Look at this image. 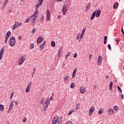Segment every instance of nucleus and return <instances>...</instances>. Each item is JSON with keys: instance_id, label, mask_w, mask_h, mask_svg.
Wrapping results in <instances>:
<instances>
[{"instance_id": "nucleus-1", "label": "nucleus", "mask_w": 124, "mask_h": 124, "mask_svg": "<svg viewBox=\"0 0 124 124\" xmlns=\"http://www.w3.org/2000/svg\"><path fill=\"white\" fill-rule=\"evenodd\" d=\"M16 43V38L14 36H12L11 37L10 40V45L11 46H14Z\"/></svg>"}, {"instance_id": "nucleus-2", "label": "nucleus", "mask_w": 124, "mask_h": 124, "mask_svg": "<svg viewBox=\"0 0 124 124\" xmlns=\"http://www.w3.org/2000/svg\"><path fill=\"white\" fill-rule=\"evenodd\" d=\"M38 14H39V11L36 10L34 13L31 17V18L32 20H36V19L38 16Z\"/></svg>"}, {"instance_id": "nucleus-3", "label": "nucleus", "mask_w": 124, "mask_h": 124, "mask_svg": "<svg viewBox=\"0 0 124 124\" xmlns=\"http://www.w3.org/2000/svg\"><path fill=\"white\" fill-rule=\"evenodd\" d=\"M67 11V5L64 4L63 7L62 8V12L63 13V15H65Z\"/></svg>"}, {"instance_id": "nucleus-4", "label": "nucleus", "mask_w": 124, "mask_h": 124, "mask_svg": "<svg viewBox=\"0 0 124 124\" xmlns=\"http://www.w3.org/2000/svg\"><path fill=\"white\" fill-rule=\"evenodd\" d=\"M59 122V117L57 116H54L52 119V124H56Z\"/></svg>"}, {"instance_id": "nucleus-5", "label": "nucleus", "mask_w": 124, "mask_h": 124, "mask_svg": "<svg viewBox=\"0 0 124 124\" xmlns=\"http://www.w3.org/2000/svg\"><path fill=\"white\" fill-rule=\"evenodd\" d=\"M26 57L24 56H22L19 60V64L21 65L22 64L24 61L26 60Z\"/></svg>"}, {"instance_id": "nucleus-6", "label": "nucleus", "mask_w": 124, "mask_h": 124, "mask_svg": "<svg viewBox=\"0 0 124 124\" xmlns=\"http://www.w3.org/2000/svg\"><path fill=\"white\" fill-rule=\"evenodd\" d=\"M32 85L31 82H30L29 84H28V85L27 86V88L26 89L25 92L26 93H29L31 89V86Z\"/></svg>"}, {"instance_id": "nucleus-7", "label": "nucleus", "mask_w": 124, "mask_h": 124, "mask_svg": "<svg viewBox=\"0 0 124 124\" xmlns=\"http://www.w3.org/2000/svg\"><path fill=\"white\" fill-rule=\"evenodd\" d=\"M102 62V57L101 56H99L97 60V65L100 66L101 65Z\"/></svg>"}, {"instance_id": "nucleus-8", "label": "nucleus", "mask_w": 124, "mask_h": 124, "mask_svg": "<svg viewBox=\"0 0 124 124\" xmlns=\"http://www.w3.org/2000/svg\"><path fill=\"white\" fill-rule=\"evenodd\" d=\"M107 112H108V115L109 116L113 115L114 114V109L112 108H110L108 109Z\"/></svg>"}, {"instance_id": "nucleus-9", "label": "nucleus", "mask_w": 124, "mask_h": 124, "mask_svg": "<svg viewBox=\"0 0 124 124\" xmlns=\"http://www.w3.org/2000/svg\"><path fill=\"white\" fill-rule=\"evenodd\" d=\"M13 28H12L13 30H15L17 28L20 27L19 22L17 21L15 22V24L13 25Z\"/></svg>"}, {"instance_id": "nucleus-10", "label": "nucleus", "mask_w": 124, "mask_h": 124, "mask_svg": "<svg viewBox=\"0 0 124 124\" xmlns=\"http://www.w3.org/2000/svg\"><path fill=\"white\" fill-rule=\"evenodd\" d=\"M95 110V107L94 106L92 107L89 109V116H92L93 113Z\"/></svg>"}, {"instance_id": "nucleus-11", "label": "nucleus", "mask_w": 124, "mask_h": 124, "mask_svg": "<svg viewBox=\"0 0 124 124\" xmlns=\"http://www.w3.org/2000/svg\"><path fill=\"white\" fill-rule=\"evenodd\" d=\"M14 101H11L10 105L9 107V108L8 109L9 112H10L11 110H12L13 108L14 107Z\"/></svg>"}, {"instance_id": "nucleus-12", "label": "nucleus", "mask_w": 124, "mask_h": 124, "mask_svg": "<svg viewBox=\"0 0 124 124\" xmlns=\"http://www.w3.org/2000/svg\"><path fill=\"white\" fill-rule=\"evenodd\" d=\"M46 17H47L46 20L47 21L49 20V19L50 17V13L49 10H47L46 11Z\"/></svg>"}, {"instance_id": "nucleus-13", "label": "nucleus", "mask_w": 124, "mask_h": 124, "mask_svg": "<svg viewBox=\"0 0 124 124\" xmlns=\"http://www.w3.org/2000/svg\"><path fill=\"white\" fill-rule=\"evenodd\" d=\"M44 40V37L42 36H40L38 37L37 42L38 44H40Z\"/></svg>"}, {"instance_id": "nucleus-14", "label": "nucleus", "mask_w": 124, "mask_h": 124, "mask_svg": "<svg viewBox=\"0 0 124 124\" xmlns=\"http://www.w3.org/2000/svg\"><path fill=\"white\" fill-rule=\"evenodd\" d=\"M79 91H80V93H84L86 92V89L84 87H81L79 88Z\"/></svg>"}, {"instance_id": "nucleus-15", "label": "nucleus", "mask_w": 124, "mask_h": 124, "mask_svg": "<svg viewBox=\"0 0 124 124\" xmlns=\"http://www.w3.org/2000/svg\"><path fill=\"white\" fill-rule=\"evenodd\" d=\"M90 7H91V3L89 2L88 3V4H87V5H86V7H85V11L86 12H88Z\"/></svg>"}, {"instance_id": "nucleus-16", "label": "nucleus", "mask_w": 124, "mask_h": 124, "mask_svg": "<svg viewBox=\"0 0 124 124\" xmlns=\"http://www.w3.org/2000/svg\"><path fill=\"white\" fill-rule=\"evenodd\" d=\"M95 15H96V12H93V14L91 15V16L90 17L91 20H93L94 18V17H95Z\"/></svg>"}, {"instance_id": "nucleus-17", "label": "nucleus", "mask_w": 124, "mask_h": 124, "mask_svg": "<svg viewBox=\"0 0 124 124\" xmlns=\"http://www.w3.org/2000/svg\"><path fill=\"white\" fill-rule=\"evenodd\" d=\"M48 105H49L48 104H46V103H44L43 107V111H46Z\"/></svg>"}, {"instance_id": "nucleus-18", "label": "nucleus", "mask_w": 124, "mask_h": 124, "mask_svg": "<svg viewBox=\"0 0 124 124\" xmlns=\"http://www.w3.org/2000/svg\"><path fill=\"white\" fill-rule=\"evenodd\" d=\"M96 13V17H99V16H100V15H101V10H97V11H96V12H95Z\"/></svg>"}, {"instance_id": "nucleus-19", "label": "nucleus", "mask_w": 124, "mask_h": 124, "mask_svg": "<svg viewBox=\"0 0 124 124\" xmlns=\"http://www.w3.org/2000/svg\"><path fill=\"white\" fill-rule=\"evenodd\" d=\"M113 82L112 81H110L109 83V91H112V87H113Z\"/></svg>"}, {"instance_id": "nucleus-20", "label": "nucleus", "mask_w": 124, "mask_h": 124, "mask_svg": "<svg viewBox=\"0 0 124 124\" xmlns=\"http://www.w3.org/2000/svg\"><path fill=\"white\" fill-rule=\"evenodd\" d=\"M69 77L68 76H65L64 77V82H67V81L69 80Z\"/></svg>"}, {"instance_id": "nucleus-21", "label": "nucleus", "mask_w": 124, "mask_h": 124, "mask_svg": "<svg viewBox=\"0 0 124 124\" xmlns=\"http://www.w3.org/2000/svg\"><path fill=\"white\" fill-rule=\"evenodd\" d=\"M118 5H119V3L118 2L114 3V4L113 6V9H116L118 7Z\"/></svg>"}, {"instance_id": "nucleus-22", "label": "nucleus", "mask_w": 124, "mask_h": 124, "mask_svg": "<svg viewBox=\"0 0 124 124\" xmlns=\"http://www.w3.org/2000/svg\"><path fill=\"white\" fill-rule=\"evenodd\" d=\"M103 113V108H101L99 109L98 111V114L99 115H102Z\"/></svg>"}, {"instance_id": "nucleus-23", "label": "nucleus", "mask_w": 124, "mask_h": 124, "mask_svg": "<svg viewBox=\"0 0 124 124\" xmlns=\"http://www.w3.org/2000/svg\"><path fill=\"white\" fill-rule=\"evenodd\" d=\"M74 112H75V110L74 109H71V110H70V111H69L68 115H71L72 113H74Z\"/></svg>"}, {"instance_id": "nucleus-24", "label": "nucleus", "mask_w": 124, "mask_h": 124, "mask_svg": "<svg viewBox=\"0 0 124 124\" xmlns=\"http://www.w3.org/2000/svg\"><path fill=\"white\" fill-rule=\"evenodd\" d=\"M107 39H108V37L107 36H104V44H107Z\"/></svg>"}, {"instance_id": "nucleus-25", "label": "nucleus", "mask_w": 124, "mask_h": 124, "mask_svg": "<svg viewBox=\"0 0 124 124\" xmlns=\"http://www.w3.org/2000/svg\"><path fill=\"white\" fill-rule=\"evenodd\" d=\"M4 109V106L3 105L0 104V111L1 112H2L3 111Z\"/></svg>"}, {"instance_id": "nucleus-26", "label": "nucleus", "mask_w": 124, "mask_h": 124, "mask_svg": "<svg viewBox=\"0 0 124 124\" xmlns=\"http://www.w3.org/2000/svg\"><path fill=\"white\" fill-rule=\"evenodd\" d=\"M114 111H119V107L117 106H114L113 107Z\"/></svg>"}, {"instance_id": "nucleus-27", "label": "nucleus", "mask_w": 124, "mask_h": 124, "mask_svg": "<svg viewBox=\"0 0 124 124\" xmlns=\"http://www.w3.org/2000/svg\"><path fill=\"white\" fill-rule=\"evenodd\" d=\"M80 104L78 103H77V105H76V110H78V109H79V106Z\"/></svg>"}, {"instance_id": "nucleus-28", "label": "nucleus", "mask_w": 124, "mask_h": 124, "mask_svg": "<svg viewBox=\"0 0 124 124\" xmlns=\"http://www.w3.org/2000/svg\"><path fill=\"white\" fill-rule=\"evenodd\" d=\"M36 20H33V19L31 20V26H33L35 24Z\"/></svg>"}, {"instance_id": "nucleus-29", "label": "nucleus", "mask_w": 124, "mask_h": 124, "mask_svg": "<svg viewBox=\"0 0 124 124\" xmlns=\"http://www.w3.org/2000/svg\"><path fill=\"white\" fill-rule=\"evenodd\" d=\"M117 89L119 91V92L120 93H122L123 91H122L121 88L119 86H117Z\"/></svg>"}, {"instance_id": "nucleus-30", "label": "nucleus", "mask_w": 124, "mask_h": 124, "mask_svg": "<svg viewBox=\"0 0 124 124\" xmlns=\"http://www.w3.org/2000/svg\"><path fill=\"white\" fill-rule=\"evenodd\" d=\"M62 121V117H60L58 124H61Z\"/></svg>"}, {"instance_id": "nucleus-31", "label": "nucleus", "mask_w": 124, "mask_h": 124, "mask_svg": "<svg viewBox=\"0 0 124 124\" xmlns=\"http://www.w3.org/2000/svg\"><path fill=\"white\" fill-rule=\"evenodd\" d=\"M51 46H52L53 47H55L56 44H55V42H54V41L51 42Z\"/></svg>"}, {"instance_id": "nucleus-32", "label": "nucleus", "mask_w": 124, "mask_h": 124, "mask_svg": "<svg viewBox=\"0 0 124 124\" xmlns=\"http://www.w3.org/2000/svg\"><path fill=\"white\" fill-rule=\"evenodd\" d=\"M45 101V98H42L40 102L41 104L43 105Z\"/></svg>"}, {"instance_id": "nucleus-33", "label": "nucleus", "mask_w": 124, "mask_h": 124, "mask_svg": "<svg viewBox=\"0 0 124 124\" xmlns=\"http://www.w3.org/2000/svg\"><path fill=\"white\" fill-rule=\"evenodd\" d=\"M49 98H48L46 100V102H45V103H46V104H48V105H49V103H50V101H49Z\"/></svg>"}, {"instance_id": "nucleus-34", "label": "nucleus", "mask_w": 124, "mask_h": 124, "mask_svg": "<svg viewBox=\"0 0 124 124\" xmlns=\"http://www.w3.org/2000/svg\"><path fill=\"white\" fill-rule=\"evenodd\" d=\"M70 87H71V89H74V88H75V83H72V84H71Z\"/></svg>"}, {"instance_id": "nucleus-35", "label": "nucleus", "mask_w": 124, "mask_h": 124, "mask_svg": "<svg viewBox=\"0 0 124 124\" xmlns=\"http://www.w3.org/2000/svg\"><path fill=\"white\" fill-rule=\"evenodd\" d=\"M3 47H4V46L3 47L2 49H1V51H0V55H2L4 53V49Z\"/></svg>"}, {"instance_id": "nucleus-36", "label": "nucleus", "mask_w": 124, "mask_h": 124, "mask_svg": "<svg viewBox=\"0 0 124 124\" xmlns=\"http://www.w3.org/2000/svg\"><path fill=\"white\" fill-rule=\"evenodd\" d=\"M11 31H8V32H7V33H6V36H10V35H11Z\"/></svg>"}, {"instance_id": "nucleus-37", "label": "nucleus", "mask_w": 124, "mask_h": 124, "mask_svg": "<svg viewBox=\"0 0 124 124\" xmlns=\"http://www.w3.org/2000/svg\"><path fill=\"white\" fill-rule=\"evenodd\" d=\"M41 6V5L39 4L38 3L35 6V9L36 10H37V9H38V8Z\"/></svg>"}, {"instance_id": "nucleus-38", "label": "nucleus", "mask_w": 124, "mask_h": 124, "mask_svg": "<svg viewBox=\"0 0 124 124\" xmlns=\"http://www.w3.org/2000/svg\"><path fill=\"white\" fill-rule=\"evenodd\" d=\"M44 0H39V3H38L40 5H41L42 3L43 2Z\"/></svg>"}, {"instance_id": "nucleus-39", "label": "nucleus", "mask_w": 124, "mask_h": 124, "mask_svg": "<svg viewBox=\"0 0 124 124\" xmlns=\"http://www.w3.org/2000/svg\"><path fill=\"white\" fill-rule=\"evenodd\" d=\"M70 55H71V52H68V54H67V55H66L65 59H66Z\"/></svg>"}, {"instance_id": "nucleus-40", "label": "nucleus", "mask_w": 124, "mask_h": 124, "mask_svg": "<svg viewBox=\"0 0 124 124\" xmlns=\"http://www.w3.org/2000/svg\"><path fill=\"white\" fill-rule=\"evenodd\" d=\"M36 30V28H33V30H32V31H31V33H32V34H34Z\"/></svg>"}, {"instance_id": "nucleus-41", "label": "nucleus", "mask_w": 124, "mask_h": 124, "mask_svg": "<svg viewBox=\"0 0 124 124\" xmlns=\"http://www.w3.org/2000/svg\"><path fill=\"white\" fill-rule=\"evenodd\" d=\"M62 47H61V48H59V50H58V52L62 53Z\"/></svg>"}, {"instance_id": "nucleus-42", "label": "nucleus", "mask_w": 124, "mask_h": 124, "mask_svg": "<svg viewBox=\"0 0 124 124\" xmlns=\"http://www.w3.org/2000/svg\"><path fill=\"white\" fill-rule=\"evenodd\" d=\"M84 34L81 33L80 34V37H79V39H80V40L82 39L83 36H84Z\"/></svg>"}, {"instance_id": "nucleus-43", "label": "nucleus", "mask_w": 124, "mask_h": 124, "mask_svg": "<svg viewBox=\"0 0 124 124\" xmlns=\"http://www.w3.org/2000/svg\"><path fill=\"white\" fill-rule=\"evenodd\" d=\"M31 19V18H30V17L27 18L26 20V23L29 22L30 21Z\"/></svg>"}, {"instance_id": "nucleus-44", "label": "nucleus", "mask_w": 124, "mask_h": 124, "mask_svg": "<svg viewBox=\"0 0 124 124\" xmlns=\"http://www.w3.org/2000/svg\"><path fill=\"white\" fill-rule=\"evenodd\" d=\"M85 31H86V29L85 28H83V29H82V31H81V33L84 34Z\"/></svg>"}, {"instance_id": "nucleus-45", "label": "nucleus", "mask_w": 124, "mask_h": 124, "mask_svg": "<svg viewBox=\"0 0 124 124\" xmlns=\"http://www.w3.org/2000/svg\"><path fill=\"white\" fill-rule=\"evenodd\" d=\"M77 71V68H75V69H74V71H73V74H76Z\"/></svg>"}, {"instance_id": "nucleus-46", "label": "nucleus", "mask_w": 124, "mask_h": 124, "mask_svg": "<svg viewBox=\"0 0 124 124\" xmlns=\"http://www.w3.org/2000/svg\"><path fill=\"white\" fill-rule=\"evenodd\" d=\"M34 47V44H31V49H32Z\"/></svg>"}, {"instance_id": "nucleus-47", "label": "nucleus", "mask_w": 124, "mask_h": 124, "mask_svg": "<svg viewBox=\"0 0 124 124\" xmlns=\"http://www.w3.org/2000/svg\"><path fill=\"white\" fill-rule=\"evenodd\" d=\"M14 94V91L11 93V96H10V99H11V98L13 97V95Z\"/></svg>"}, {"instance_id": "nucleus-48", "label": "nucleus", "mask_w": 124, "mask_h": 124, "mask_svg": "<svg viewBox=\"0 0 124 124\" xmlns=\"http://www.w3.org/2000/svg\"><path fill=\"white\" fill-rule=\"evenodd\" d=\"M27 118L26 117H24L23 119V122L25 123V122L27 121Z\"/></svg>"}, {"instance_id": "nucleus-49", "label": "nucleus", "mask_w": 124, "mask_h": 124, "mask_svg": "<svg viewBox=\"0 0 124 124\" xmlns=\"http://www.w3.org/2000/svg\"><path fill=\"white\" fill-rule=\"evenodd\" d=\"M44 46L42 45H41V46H40V49L41 50L43 49Z\"/></svg>"}, {"instance_id": "nucleus-50", "label": "nucleus", "mask_w": 124, "mask_h": 124, "mask_svg": "<svg viewBox=\"0 0 124 124\" xmlns=\"http://www.w3.org/2000/svg\"><path fill=\"white\" fill-rule=\"evenodd\" d=\"M121 99H124V95L123 94H121Z\"/></svg>"}, {"instance_id": "nucleus-51", "label": "nucleus", "mask_w": 124, "mask_h": 124, "mask_svg": "<svg viewBox=\"0 0 124 124\" xmlns=\"http://www.w3.org/2000/svg\"><path fill=\"white\" fill-rule=\"evenodd\" d=\"M108 47L109 50H111V47L110 45H108Z\"/></svg>"}, {"instance_id": "nucleus-52", "label": "nucleus", "mask_w": 124, "mask_h": 124, "mask_svg": "<svg viewBox=\"0 0 124 124\" xmlns=\"http://www.w3.org/2000/svg\"><path fill=\"white\" fill-rule=\"evenodd\" d=\"M66 124H73L71 121H68V122L66 123Z\"/></svg>"}, {"instance_id": "nucleus-53", "label": "nucleus", "mask_w": 124, "mask_h": 124, "mask_svg": "<svg viewBox=\"0 0 124 124\" xmlns=\"http://www.w3.org/2000/svg\"><path fill=\"white\" fill-rule=\"evenodd\" d=\"M121 31L123 34V37H124V29L123 28L121 29Z\"/></svg>"}, {"instance_id": "nucleus-54", "label": "nucleus", "mask_w": 124, "mask_h": 124, "mask_svg": "<svg viewBox=\"0 0 124 124\" xmlns=\"http://www.w3.org/2000/svg\"><path fill=\"white\" fill-rule=\"evenodd\" d=\"M57 54L58 55V57H60L61 55H62V53L58 52V53H57Z\"/></svg>"}, {"instance_id": "nucleus-55", "label": "nucleus", "mask_w": 124, "mask_h": 124, "mask_svg": "<svg viewBox=\"0 0 124 124\" xmlns=\"http://www.w3.org/2000/svg\"><path fill=\"white\" fill-rule=\"evenodd\" d=\"M76 76V74L73 73V75H72V78H75Z\"/></svg>"}, {"instance_id": "nucleus-56", "label": "nucleus", "mask_w": 124, "mask_h": 124, "mask_svg": "<svg viewBox=\"0 0 124 124\" xmlns=\"http://www.w3.org/2000/svg\"><path fill=\"white\" fill-rule=\"evenodd\" d=\"M92 57V54H90V55H89V60H91Z\"/></svg>"}, {"instance_id": "nucleus-57", "label": "nucleus", "mask_w": 124, "mask_h": 124, "mask_svg": "<svg viewBox=\"0 0 124 124\" xmlns=\"http://www.w3.org/2000/svg\"><path fill=\"white\" fill-rule=\"evenodd\" d=\"M62 0H55V1L57 2H61V1H62Z\"/></svg>"}, {"instance_id": "nucleus-58", "label": "nucleus", "mask_w": 124, "mask_h": 124, "mask_svg": "<svg viewBox=\"0 0 124 124\" xmlns=\"http://www.w3.org/2000/svg\"><path fill=\"white\" fill-rule=\"evenodd\" d=\"M22 39V37L21 36H19V40H21Z\"/></svg>"}, {"instance_id": "nucleus-59", "label": "nucleus", "mask_w": 124, "mask_h": 124, "mask_svg": "<svg viewBox=\"0 0 124 124\" xmlns=\"http://www.w3.org/2000/svg\"><path fill=\"white\" fill-rule=\"evenodd\" d=\"M65 65V63H63V64H62V68H64Z\"/></svg>"}, {"instance_id": "nucleus-60", "label": "nucleus", "mask_w": 124, "mask_h": 124, "mask_svg": "<svg viewBox=\"0 0 124 124\" xmlns=\"http://www.w3.org/2000/svg\"><path fill=\"white\" fill-rule=\"evenodd\" d=\"M46 42L44 41L43 43V44L42 45V46H45V45H46Z\"/></svg>"}, {"instance_id": "nucleus-61", "label": "nucleus", "mask_w": 124, "mask_h": 124, "mask_svg": "<svg viewBox=\"0 0 124 124\" xmlns=\"http://www.w3.org/2000/svg\"><path fill=\"white\" fill-rule=\"evenodd\" d=\"M61 17H62V16L59 15V16H58L57 17V18H58V19H61Z\"/></svg>"}, {"instance_id": "nucleus-62", "label": "nucleus", "mask_w": 124, "mask_h": 124, "mask_svg": "<svg viewBox=\"0 0 124 124\" xmlns=\"http://www.w3.org/2000/svg\"><path fill=\"white\" fill-rule=\"evenodd\" d=\"M77 57V54H75V55H74V58H76Z\"/></svg>"}, {"instance_id": "nucleus-63", "label": "nucleus", "mask_w": 124, "mask_h": 124, "mask_svg": "<svg viewBox=\"0 0 124 124\" xmlns=\"http://www.w3.org/2000/svg\"><path fill=\"white\" fill-rule=\"evenodd\" d=\"M9 37V36H5V40H8Z\"/></svg>"}, {"instance_id": "nucleus-64", "label": "nucleus", "mask_w": 124, "mask_h": 124, "mask_svg": "<svg viewBox=\"0 0 124 124\" xmlns=\"http://www.w3.org/2000/svg\"><path fill=\"white\" fill-rule=\"evenodd\" d=\"M33 72L35 73V71H36V68H33Z\"/></svg>"}]
</instances>
